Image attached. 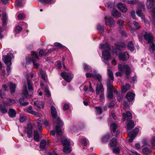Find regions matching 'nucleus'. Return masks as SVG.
<instances>
[{
  "instance_id": "obj_1",
  "label": "nucleus",
  "mask_w": 155,
  "mask_h": 155,
  "mask_svg": "<svg viewBox=\"0 0 155 155\" xmlns=\"http://www.w3.org/2000/svg\"><path fill=\"white\" fill-rule=\"evenodd\" d=\"M51 112L52 117L54 119V120L55 122L58 124L55 127L54 129L56 132L57 134L60 135L62 134V132L61 128L63 125V122L60 118L57 116L56 110L53 106H51Z\"/></svg>"
},
{
  "instance_id": "obj_2",
  "label": "nucleus",
  "mask_w": 155,
  "mask_h": 155,
  "mask_svg": "<svg viewBox=\"0 0 155 155\" xmlns=\"http://www.w3.org/2000/svg\"><path fill=\"white\" fill-rule=\"evenodd\" d=\"M99 48L100 49H104L102 52V58L104 59L103 61L109 65L108 62L109 60L111 59V56L110 54V48L109 45L107 43H105L104 44H100Z\"/></svg>"
},
{
  "instance_id": "obj_3",
  "label": "nucleus",
  "mask_w": 155,
  "mask_h": 155,
  "mask_svg": "<svg viewBox=\"0 0 155 155\" xmlns=\"http://www.w3.org/2000/svg\"><path fill=\"white\" fill-rule=\"evenodd\" d=\"M14 58L13 54L11 53H8L7 55H4L2 56V60L7 65L6 70L8 75L11 69L12 60Z\"/></svg>"
},
{
  "instance_id": "obj_4",
  "label": "nucleus",
  "mask_w": 155,
  "mask_h": 155,
  "mask_svg": "<svg viewBox=\"0 0 155 155\" xmlns=\"http://www.w3.org/2000/svg\"><path fill=\"white\" fill-rule=\"evenodd\" d=\"M27 82L28 89L29 91V92H28L27 90L26 85H24L22 93L23 97L26 98L31 97L34 91L32 84L29 80H27Z\"/></svg>"
},
{
  "instance_id": "obj_5",
  "label": "nucleus",
  "mask_w": 155,
  "mask_h": 155,
  "mask_svg": "<svg viewBox=\"0 0 155 155\" xmlns=\"http://www.w3.org/2000/svg\"><path fill=\"white\" fill-rule=\"evenodd\" d=\"M118 69L120 71L117 72L116 73L115 75L116 76H121L122 74L121 72H125L126 78L127 79L129 78V75L130 74L131 71L128 65H123L120 64L118 65Z\"/></svg>"
},
{
  "instance_id": "obj_6",
  "label": "nucleus",
  "mask_w": 155,
  "mask_h": 155,
  "mask_svg": "<svg viewBox=\"0 0 155 155\" xmlns=\"http://www.w3.org/2000/svg\"><path fill=\"white\" fill-rule=\"evenodd\" d=\"M31 54L32 57H31V60L33 63L34 67L36 68H38L39 64L37 63L39 59L38 54L35 51H31Z\"/></svg>"
},
{
  "instance_id": "obj_7",
  "label": "nucleus",
  "mask_w": 155,
  "mask_h": 155,
  "mask_svg": "<svg viewBox=\"0 0 155 155\" xmlns=\"http://www.w3.org/2000/svg\"><path fill=\"white\" fill-rule=\"evenodd\" d=\"M61 75L62 78L68 82H70L74 77L71 72H63L61 74Z\"/></svg>"
},
{
  "instance_id": "obj_8",
  "label": "nucleus",
  "mask_w": 155,
  "mask_h": 155,
  "mask_svg": "<svg viewBox=\"0 0 155 155\" xmlns=\"http://www.w3.org/2000/svg\"><path fill=\"white\" fill-rule=\"evenodd\" d=\"M36 122L37 123V125L38 129L39 131H41L42 130V125L44 124V125L46 126H48L49 125V123L47 120H45L43 121L42 119L39 118V119L37 120Z\"/></svg>"
},
{
  "instance_id": "obj_9",
  "label": "nucleus",
  "mask_w": 155,
  "mask_h": 155,
  "mask_svg": "<svg viewBox=\"0 0 155 155\" xmlns=\"http://www.w3.org/2000/svg\"><path fill=\"white\" fill-rule=\"evenodd\" d=\"M145 39L147 41L148 43H152V42L154 39L153 35L150 33L146 32L144 35Z\"/></svg>"
},
{
  "instance_id": "obj_10",
  "label": "nucleus",
  "mask_w": 155,
  "mask_h": 155,
  "mask_svg": "<svg viewBox=\"0 0 155 155\" xmlns=\"http://www.w3.org/2000/svg\"><path fill=\"white\" fill-rule=\"evenodd\" d=\"M105 23L106 25H109L110 27L114 26L115 25V21L111 17H105L104 18Z\"/></svg>"
},
{
  "instance_id": "obj_11",
  "label": "nucleus",
  "mask_w": 155,
  "mask_h": 155,
  "mask_svg": "<svg viewBox=\"0 0 155 155\" xmlns=\"http://www.w3.org/2000/svg\"><path fill=\"white\" fill-rule=\"evenodd\" d=\"M26 111L29 114L34 115L36 117H41L42 116L41 114L37 113L36 111L33 110L31 106H29L27 107Z\"/></svg>"
},
{
  "instance_id": "obj_12",
  "label": "nucleus",
  "mask_w": 155,
  "mask_h": 155,
  "mask_svg": "<svg viewBox=\"0 0 155 155\" xmlns=\"http://www.w3.org/2000/svg\"><path fill=\"white\" fill-rule=\"evenodd\" d=\"M119 58L120 60L124 61L128 59L129 55L127 52H125L123 53H121L119 55Z\"/></svg>"
},
{
  "instance_id": "obj_13",
  "label": "nucleus",
  "mask_w": 155,
  "mask_h": 155,
  "mask_svg": "<svg viewBox=\"0 0 155 155\" xmlns=\"http://www.w3.org/2000/svg\"><path fill=\"white\" fill-rule=\"evenodd\" d=\"M123 118L122 120L123 122L126 120V119H127L128 121H130L132 117L131 114L129 111H127L126 114L125 113H123Z\"/></svg>"
},
{
  "instance_id": "obj_14",
  "label": "nucleus",
  "mask_w": 155,
  "mask_h": 155,
  "mask_svg": "<svg viewBox=\"0 0 155 155\" xmlns=\"http://www.w3.org/2000/svg\"><path fill=\"white\" fill-rule=\"evenodd\" d=\"M118 9L121 12L124 13L127 10V8L124 4L121 3H119L117 5Z\"/></svg>"
},
{
  "instance_id": "obj_15",
  "label": "nucleus",
  "mask_w": 155,
  "mask_h": 155,
  "mask_svg": "<svg viewBox=\"0 0 155 155\" xmlns=\"http://www.w3.org/2000/svg\"><path fill=\"white\" fill-rule=\"evenodd\" d=\"M135 94L131 92H128L127 94L126 97L128 101H133L134 98Z\"/></svg>"
},
{
  "instance_id": "obj_16",
  "label": "nucleus",
  "mask_w": 155,
  "mask_h": 155,
  "mask_svg": "<svg viewBox=\"0 0 155 155\" xmlns=\"http://www.w3.org/2000/svg\"><path fill=\"white\" fill-rule=\"evenodd\" d=\"M49 145V141L45 140H42L40 143V147L41 149H44L47 146Z\"/></svg>"
},
{
  "instance_id": "obj_17",
  "label": "nucleus",
  "mask_w": 155,
  "mask_h": 155,
  "mask_svg": "<svg viewBox=\"0 0 155 155\" xmlns=\"http://www.w3.org/2000/svg\"><path fill=\"white\" fill-rule=\"evenodd\" d=\"M110 126L111 128L112 129L113 133H116L115 136H117L119 133V132L117 130L116 131V130L117 127V124L115 123H112L110 125Z\"/></svg>"
},
{
  "instance_id": "obj_18",
  "label": "nucleus",
  "mask_w": 155,
  "mask_h": 155,
  "mask_svg": "<svg viewBox=\"0 0 155 155\" xmlns=\"http://www.w3.org/2000/svg\"><path fill=\"white\" fill-rule=\"evenodd\" d=\"M99 85H97L96 88V94L98 95L99 94L100 92H102L104 91L103 86L101 82L100 83Z\"/></svg>"
},
{
  "instance_id": "obj_19",
  "label": "nucleus",
  "mask_w": 155,
  "mask_h": 155,
  "mask_svg": "<svg viewBox=\"0 0 155 155\" xmlns=\"http://www.w3.org/2000/svg\"><path fill=\"white\" fill-rule=\"evenodd\" d=\"M155 0H147L146 5L147 8H151L154 4Z\"/></svg>"
},
{
  "instance_id": "obj_20",
  "label": "nucleus",
  "mask_w": 155,
  "mask_h": 155,
  "mask_svg": "<svg viewBox=\"0 0 155 155\" xmlns=\"http://www.w3.org/2000/svg\"><path fill=\"white\" fill-rule=\"evenodd\" d=\"M93 78L96 80H98L99 83H100L102 80L101 75L99 74H97L95 70H94Z\"/></svg>"
},
{
  "instance_id": "obj_21",
  "label": "nucleus",
  "mask_w": 155,
  "mask_h": 155,
  "mask_svg": "<svg viewBox=\"0 0 155 155\" xmlns=\"http://www.w3.org/2000/svg\"><path fill=\"white\" fill-rule=\"evenodd\" d=\"M62 143L64 145H69L70 144V140L66 137L62 138L61 139Z\"/></svg>"
},
{
  "instance_id": "obj_22",
  "label": "nucleus",
  "mask_w": 155,
  "mask_h": 155,
  "mask_svg": "<svg viewBox=\"0 0 155 155\" xmlns=\"http://www.w3.org/2000/svg\"><path fill=\"white\" fill-rule=\"evenodd\" d=\"M34 105L39 108H43L44 107V103L42 101H35L34 102Z\"/></svg>"
},
{
  "instance_id": "obj_23",
  "label": "nucleus",
  "mask_w": 155,
  "mask_h": 155,
  "mask_svg": "<svg viewBox=\"0 0 155 155\" xmlns=\"http://www.w3.org/2000/svg\"><path fill=\"white\" fill-rule=\"evenodd\" d=\"M8 114L10 117H15L16 113L15 110L10 108L9 110Z\"/></svg>"
},
{
  "instance_id": "obj_24",
  "label": "nucleus",
  "mask_w": 155,
  "mask_h": 155,
  "mask_svg": "<svg viewBox=\"0 0 155 155\" xmlns=\"http://www.w3.org/2000/svg\"><path fill=\"white\" fill-rule=\"evenodd\" d=\"M137 15L140 17L142 19H144L145 16L143 13L142 10L140 8H138L136 12Z\"/></svg>"
},
{
  "instance_id": "obj_25",
  "label": "nucleus",
  "mask_w": 155,
  "mask_h": 155,
  "mask_svg": "<svg viewBox=\"0 0 155 155\" xmlns=\"http://www.w3.org/2000/svg\"><path fill=\"white\" fill-rule=\"evenodd\" d=\"M112 15L114 17L118 18L120 16L121 14L117 10L114 9L111 12Z\"/></svg>"
},
{
  "instance_id": "obj_26",
  "label": "nucleus",
  "mask_w": 155,
  "mask_h": 155,
  "mask_svg": "<svg viewBox=\"0 0 155 155\" xmlns=\"http://www.w3.org/2000/svg\"><path fill=\"white\" fill-rule=\"evenodd\" d=\"M97 30L102 34L104 33V26L101 25L100 24L98 23L97 26Z\"/></svg>"
},
{
  "instance_id": "obj_27",
  "label": "nucleus",
  "mask_w": 155,
  "mask_h": 155,
  "mask_svg": "<svg viewBox=\"0 0 155 155\" xmlns=\"http://www.w3.org/2000/svg\"><path fill=\"white\" fill-rule=\"evenodd\" d=\"M9 86L11 93H14L15 91L16 84L11 82L10 83Z\"/></svg>"
},
{
  "instance_id": "obj_28",
  "label": "nucleus",
  "mask_w": 155,
  "mask_h": 155,
  "mask_svg": "<svg viewBox=\"0 0 155 155\" xmlns=\"http://www.w3.org/2000/svg\"><path fill=\"white\" fill-rule=\"evenodd\" d=\"M134 126V123L132 121H130L127 124V129L129 130H131Z\"/></svg>"
},
{
  "instance_id": "obj_29",
  "label": "nucleus",
  "mask_w": 155,
  "mask_h": 155,
  "mask_svg": "<svg viewBox=\"0 0 155 155\" xmlns=\"http://www.w3.org/2000/svg\"><path fill=\"white\" fill-rule=\"evenodd\" d=\"M130 86L129 84H126L122 87V90L123 92L125 93L130 88Z\"/></svg>"
},
{
  "instance_id": "obj_30",
  "label": "nucleus",
  "mask_w": 155,
  "mask_h": 155,
  "mask_svg": "<svg viewBox=\"0 0 155 155\" xmlns=\"http://www.w3.org/2000/svg\"><path fill=\"white\" fill-rule=\"evenodd\" d=\"M0 111L3 114H4L7 112V110L6 109L5 105L3 104H1L0 105Z\"/></svg>"
},
{
  "instance_id": "obj_31",
  "label": "nucleus",
  "mask_w": 155,
  "mask_h": 155,
  "mask_svg": "<svg viewBox=\"0 0 155 155\" xmlns=\"http://www.w3.org/2000/svg\"><path fill=\"white\" fill-rule=\"evenodd\" d=\"M83 68L85 71H90L92 70L91 67L86 64H83Z\"/></svg>"
},
{
  "instance_id": "obj_32",
  "label": "nucleus",
  "mask_w": 155,
  "mask_h": 155,
  "mask_svg": "<svg viewBox=\"0 0 155 155\" xmlns=\"http://www.w3.org/2000/svg\"><path fill=\"white\" fill-rule=\"evenodd\" d=\"M25 3V0H16L15 5L21 6Z\"/></svg>"
},
{
  "instance_id": "obj_33",
  "label": "nucleus",
  "mask_w": 155,
  "mask_h": 155,
  "mask_svg": "<svg viewBox=\"0 0 155 155\" xmlns=\"http://www.w3.org/2000/svg\"><path fill=\"white\" fill-rule=\"evenodd\" d=\"M110 145L111 147H114L116 146L117 144V140L116 138H113L111 140L110 143Z\"/></svg>"
},
{
  "instance_id": "obj_34",
  "label": "nucleus",
  "mask_w": 155,
  "mask_h": 155,
  "mask_svg": "<svg viewBox=\"0 0 155 155\" xmlns=\"http://www.w3.org/2000/svg\"><path fill=\"white\" fill-rule=\"evenodd\" d=\"M44 4L52 3L55 1V0H38Z\"/></svg>"
},
{
  "instance_id": "obj_35",
  "label": "nucleus",
  "mask_w": 155,
  "mask_h": 155,
  "mask_svg": "<svg viewBox=\"0 0 155 155\" xmlns=\"http://www.w3.org/2000/svg\"><path fill=\"white\" fill-rule=\"evenodd\" d=\"M34 138L36 141L38 142L39 140V136L37 131L34 132Z\"/></svg>"
},
{
  "instance_id": "obj_36",
  "label": "nucleus",
  "mask_w": 155,
  "mask_h": 155,
  "mask_svg": "<svg viewBox=\"0 0 155 155\" xmlns=\"http://www.w3.org/2000/svg\"><path fill=\"white\" fill-rule=\"evenodd\" d=\"M108 75L109 79L111 80H113L114 76L112 71L109 69L107 70Z\"/></svg>"
},
{
  "instance_id": "obj_37",
  "label": "nucleus",
  "mask_w": 155,
  "mask_h": 155,
  "mask_svg": "<svg viewBox=\"0 0 155 155\" xmlns=\"http://www.w3.org/2000/svg\"><path fill=\"white\" fill-rule=\"evenodd\" d=\"M127 47L131 51H133L134 50V47L132 41H130L128 43Z\"/></svg>"
},
{
  "instance_id": "obj_38",
  "label": "nucleus",
  "mask_w": 155,
  "mask_h": 155,
  "mask_svg": "<svg viewBox=\"0 0 155 155\" xmlns=\"http://www.w3.org/2000/svg\"><path fill=\"white\" fill-rule=\"evenodd\" d=\"M19 101L21 104L22 105L26 106L29 104V103L27 101H24V99L22 98H20L19 99Z\"/></svg>"
},
{
  "instance_id": "obj_39",
  "label": "nucleus",
  "mask_w": 155,
  "mask_h": 155,
  "mask_svg": "<svg viewBox=\"0 0 155 155\" xmlns=\"http://www.w3.org/2000/svg\"><path fill=\"white\" fill-rule=\"evenodd\" d=\"M44 91L45 93V95L48 97H49L50 96V93L48 90V87L46 86L44 89Z\"/></svg>"
},
{
  "instance_id": "obj_40",
  "label": "nucleus",
  "mask_w": 155,
  "mask_h": 155,
  "mask_svg": "<svg viewBox=\"0 0 155 155\" xmlns=\"http://www.w3.org/2000/svg\"><path fill=\"white\" fill-rule=\"evenodd\" d=\"M109 137L110 136L109 135H105L102 138V141L104 143L107 142Z\"/></svg>"
},
{
  "instance_id": "obj_41",
  "label": "nucleus",
  "mask_w": 155,
  "mask_h": 155,
  "mask_svg": "<svg viewBox=\"0 0 155 155\" xmlns=\"http://www.w3.org/2000/svg\"><path fill=\"white\" fill-rule=\"evenodd\" d=\"M63 150L64 153H70L71 151V148L68 147H64Z\"/></svg>"
},
{
  "instance_id": "obj_42",
  "label": "nucleus",
  "mask_w": 155,
  "mask_h": 155,
  "mask_svg": "<svg viewBox=\"0 0 155 155\" xmlns=\"http://www.w3.org/2000/svg\"><path fill=\"white\" fill-rule=\"evenodd\" d=\"M139 130L138 128H136L134 130H132L129 133H131L132 135L134 136L135 137H136V134H137L138 132H139Z\"/></svg>"
},
{
  "instance_id": "obj_43",
  "label": "nucleus",
  "mask_w": 155,
  "mask_h": 155,
  "mask_svg": "<svg viewBox=\"0 0 155 155\" xmlns=\"http://www.w3.org/2000/svg\"><path fill=\"white\" fill-rule=\"evenodd\" d=\"M15 102V101L13 99H7L6 103L10 105L14 104Z\"/></svg>"
},
{
  "instance_id": "obj_44",
  "label": "nucleus",
  "mask_w": 155,
  "mask_h": 155,
  "mask_svg": "<svg viewBox=\"0 0 155 155\" xmlns=\"http://www.w3.org/2000/svg\"><path fill=\"white\" fill-rule=\"evenodd\" d=\"M41 78L45 82H47L48 79H47L46 74L44 72L41 73Z\"/></svg>"
},
{
  "instance_id": "obj_45",
  "label": "nucleus",
  "mask_w": 155,
  "mask_h": 155,
  "mask_svg": "<svg viewBox=\"0 0 155 155\" xmlns=\"http://www.w3.org/2000/svg\"><path fill=\"white\" fill-rule=\"evenodd\" d=\"M27 136L28 138H31L32 137V130L31 129H28L27 131Z\"/></svg>"
},
{
  "instance_id": "obj_46",
  "label": "nucleus",
  "mask_w": 155,
  "mask_h": 155,
  "mask_svg": "<svg viewBox=\"0 0 155 155\" xmlns=\"http://www.w3.org/2000/svg\"><path fill=\"white\" fill-rule=\"evenodd\" d=\"M22 28L19 25L17 26L15 29V32L17 33H18L21 31L22 30Z\"/></svg>"
},
{
  "instance_id": "obj_47",
  "label": "nucleus",
  "mask_w": 155,
  "mask_h": 155,
  "mask_svg": "<svg viewBox=\"0 0 155 155\" xmlns=\"http://www.w3.org/2000/svg\"><path fill=\"white\" fill-rule=\"evenodd\" d=\"M131 134V133H129L128 134L129 136L130 137V138H129V139H128V141L130 142H132L133 141L134 138L135 137H134V136L132 135Z\"/></svg>"
},
{
  "instance_id": "obj_48",
  "label": "nucleus",
  "mask_w": 155,
  "mask_h": 155,
  "mask_svg": "<svg viewBox=\"0 0 155 155\" xmlns=\"http://www.w3.org/2000/svg\"><path fill=\"white\" fill-rule=\"evenodd\" d=\"M88 141L86 138H83L81 141V142L83 144L84 146H86L87 144V141Z\"/></svg>"
},
{
  "instance_id": "obj_49",
  "label": "nucleus",
  "mask_w": 155,
  "mask_h": 155,
  "mask_svg": "<svg viewBox=\"0 0 155 155\" xmlns=\"http://www.w3.org/2000/svg\"><path fill=\"white\" fill-rule=\"evenodd\" d=\"M54 45L55 46L58 47H59L61 48H66L65 46L62 45L61 44L58 42L54 43Z\"/></svg>"
},
{
  "instance_id": "obj_50",
  "label": "nucleus",
  "mask_w": 155,
  "mask_h": 155,
  "mask_svg": "<svg viewBox=\"0 0 155 155\" xmlns=\"http://www.w3.org/2000/svg\"><path fill=\"white\" fill-rule=\"evenodd\" d=\"M142 152L145 154H148L150 152V150L147 148H145L142 149Z\"/></svg>"
},
{
  "instance_id": "obj_51",
  "label": "nucleus",
  "mask_w": 155,
  "mask_h": 155,
  "mask_svg": "<svg viewBox=\"0 0 155 155\" xmlns=\"http://www.w3.org/2000/svg\"><path fill=\"white\" fill-rule=\"evenodd\" d=\"M95 109L97 113L99 114H101L102 113V110L101 108L100 107H96Z\"/></svg>"
},
{
  "instance_id": "obj_52",
  "label": "nucleus",
  "mask_w": 155,
  "mask_h": 155,
  "mask_svg": "<svg viewBox=\"0 0 155 155\" xmlns=\"http://www.w3.org/2000/svg\"><path fill=\"white\" fill-rule=\"evenodd\" d=\"M25 17V15L24 14H20L18 16V18L21 20H23Z\"/></svg>"
},
{
  "instance_id": "obj_53",
  "label": "nucleus",
  "mask_w": 155,
  "mask_h": 155,
  "mask_svg": "<svg viewBox=\"0 0 155 155\" xmlns=\"http://www.w3.org/2000/svg\"><path fill=\"white\" fill-rule=\"evenodd\" d=\"M150 50L153 52L155 50V45L153 43H152L150 46Z\"/></svg>"
},
{
  "instance_id": "obj_54",
  "label": "nucleus",
  "mask_w": 155,
  "mask_h": 155,
  "mask_svg": "<svg viewBox=\"0 0 155 155\" xmlns=\"http://www.w3.org/2000/svg\"><path fill=\"white\" fill-rule=\"evenodd\" d=\"M6 22V16L5 15H3L2 24L3 25H5Z\"/></svg>"
},
{
  "instance_id": "obj_55",
  "label": "nucleus",
  "mask_w": 155,
  "mask_h": 155,
  "mask_svg": "<svg viewBox=\"0 0 155 155\" xmlns=\"http://www.w3.org/2000/svg\"><path fill=\"white\" fill-rule=\"evenodd\" d=\"M107 97L110 100L112 99L113 98V95L112 92H108L107 94Z\"/></svg>"
},
{
  "instance_id": "obj_56",
  "label": "nucleus",
  "mask_w": 155,
  "mask_h": 155,
  "mask_svg": "<svg viewBox=\"0 0 155 155\" xmlns=\"http://www.w3.org/2000/svg\"><path fill=\"white\" fill-rule=\"evenodd\" d=\"M26 118L24 115H22L20 116L19 121L21 122H24Z\"/></svg>"
},
{
  "instance_id": "obj_57",
  "label": "nucleus",
  "mask_w": 155,
  "mask_h": 155,
  "mask_svg": "<svg viewBox=\"0 0 155 155\" xmlns=\"http://www.w3.org/2000/svg\"><path fill=\"white\" fill-rule=\"evenodd\" d=\"M112 150L113 153L117 154L119 153L120 150L119 148L117 147L113 148Z\"/></svg>"
},
{
  "instance_id": "obj_58",
  "label": "nucleus",
  "mask_w": 155,
  "mask_h": 155,
  "mask_svg": "<svg viewBox=\"0 0 155 155\" xmlns=\"http://www.w3.org/2000/svg\"><path fill=\"white\" fill-rule=\"evenodd\" d=\"M133 24L136 29H138L140 28V26L139 25V23L138 22L136 21H134L133 22Z\"/></svg>"
},
{
  "instance_id": "obj_59",
  "label": "nucleus",
  "mask_w": 155,
  "mask_h": 155,
  "mask_svg": "<svg viewBox=\"0 0 155 155\" xmlns=\"http://www.w3.org/2000/svg\"><path fill=\"white\" fill-rule=\"evenodd\" d=\"M85 75L87 78H90L92 77L93 78L94 73H86Z\"/></svg>"
},
{
  "instance_id": "obj_60",
  "label": "nucleus",
  "mask_w": 155,
  "mask_h": 155,
  "mask_svg": "<svg viewBox=\"0 0 155 155\" xmlns=\"http://www.w3.org/2000/svg\"><path fill=\"white\" fill-rule=\"evenodd\" d=\"M117 23L120 27H122L123 25V21L122 20H119L117 21Z\"/></svg>"
},
{
  "instance_id": "obj_61",
  "label": "nucleus",
  "mask_w": 155,
  "mask_h": 155,
  "mask_svg": "<svg viewBox=\"0 0 155 155\" xmlns=\"http://www.w3.org/2000/svg\"><path fill=\"white\" fill-rule=\"evenodd\" d=\"M137 1L136 0H133L130 1H127V3L129 4H134L137 2Z\"/></svg>"
},
{
  "instance_id": "obj_62",
  "label": "nucleus",
  "mask_w": 155,
  "mask_h": 155,
  "mask_svg": "<svg viewBox=\"0 0 155 155\" xmlns=\"http://www.w3.org/2000/svg\"><path fill=\"white\" fill-rule=\"evenodd\" d=\"M44 51L42 49H40L39 52V57H42L44 54Z\"/></svg>"
},
{
  "instance_id": "obj_63",
  "label": "nucleus",
  "mask_w": 155,
  "mask_h": 155,
  "mask_svg": "<svg viewBox=\"0 0 155 155\" xmlns=\"http://www.w3.org/2000/svg\"><path fill=\"white\" fill-rule=\"evenodd\" d=\"M69 105L67 104H64L63 107V109L64 110H66L68 109L69 108Z\"/></svg>"
},
{
  "instance_id": "obj_64",
  "label": "nucleus",
  "mask_w": 155,
  "mask_h": 155,
  "mask_svg": "<svg viewBox=\"0 0 155 155\" xmlns=\"http://www.w3.org/2000/svg\"><path fill=\"white\" fill-rule=\"evenodd\" d=\"M115 104V102L114 101H112L109 103V107L110 108H112L114 106Z\"/></svg>"
}]
</instances>
